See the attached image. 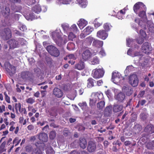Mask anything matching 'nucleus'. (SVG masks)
<instances>
[{
  "label": "nucleus",
  "instance_id": "nucleus-1",
  "mask_svg": "<svg viewBox=\"0 0 154 154\" xmlns=\"http://www.w3.org/2000/svg\"><path fill=\"white\" fill-rule=\"evenodd\" d=\"M53 39L59 46L61 45L63 43H66L67 41V36L64 35L63 38L61 37L60 33L57 31H56L51 33Z\"/></svg>",
  "mask_w": 154,
  "mask_h": 154
},
{
  "label": "nucleus",
  "instance_id": "nucleus-2",
  "mask_svg": "<svg viewBox=\"0 0 154 154\" xmlns=\"http://www.w3.org/2000/svg\"><path fill=\"white\" fill-rule=\"evenodd\" d=\"M103 98V95L100 92L93 93L91 95V98L90 99V105L93 106L97 101L102 100Z\"/></svg>",
  "mask_w": 154,
  "mask_h": 154
},
{
  "label": "nucleus",
  "instance_id": "nucleus-3",
  "mask_svg": "<svg viewBox=\"0 0 154 154\" xmlns=\"http://www.w3.org/2000/svg\"><path fill=\"white\" fill-rule=\"evenodd\" d=\"M112 81L115 84L120 83L122 84L123 82L124 79L118 72H114L112 73Z\"/></svg>",
  "mask_w": 154,
  "mask_h": 154
},
{
  "label": "nucleus",
  "instance_id": "nucleus-4",
  "mask_svg": "<svg viewBox=\"0 0 154 154\" xmlns=\"http://www.w3.org/2000/svg\"><path fill=\"white\" fill-rule=\"evenodd\" d=\"M46 49L47 51L52 56L55 57L59 56L60 53L59 50L55 47L52 45L47 46Z\"/></svg>",
  "mask_w": 154,
  "mask_h": 154
},
{
  "label": "nucleus",
  "instance_id": "nucleus-5",
  "mask_svg": "<svg viewBox=\"0 0 154 154\" xmlns=\"http://www.w3.org/2000/svg\"><path fill=\"white\" fill-rule=\"evenodd\" d=\"M104 74V71L102 68L96 69L93 70L92 75L95 79H98L102 77Z\"/></svg>",
  "mask_w": 154,
  "mask_h": 154
},
{
  "label": "nucleus",
  "instance_id": "nucleus-6",
  "mask_svg": "<svg viewBox=\"0 0 154 154\" xmlns=\"http://www.w3.org/2000/svg\"><path fill=\"white\" fill-rule=\"evenodd\" d=\"M134 12L137 14L142 10H146V8L144 5L141 2H138L135 4L133 7Z\"/></svg>",
  "mask_w": 154,
  "mask_h": 154
},
{
  "label": "nucleus",
  "instance_id": "nucleus-7",
  "mask_svg": "<svg viewBox=\"0 0 154 154\" xmlns=\"http://www.w3.org/2000/svg\"><path fill=\"white\" fill-rule=\"evenodd\" d=\"M129 82L133 87H135L137 86L138 81L137 76L134 74L131 75L129 78Z\"/></svg>",
  "mask_w": 154,
  "mask_h": 154
},
{
  "label": "nucleus",
  "instance_id": "nucleus-8",
  "mask_svg": "<svg viewBox=\"0 0 154 154\" xmlns=\"http://www.w3.org/2000/svg\"><path fill=\"white\" fill-rule=\"evenodd\" d=\"M142 50L143 52L148 54L152 50V48L150 44L148 42H145L142 46Z\"/></svg>",
  "mask_w": 154,
  "mask_h": 154
},
{
  "label": "nucleus",
  "instance_id": "nucleus-9",
  "mask_svg": "<svg viewBox=\"0 0 154 154\" xmlns=\"http://www.w3.org/2000/svg\"><path fill=\"white\" fill-rule=\"evenodd\" d=\"M6 71L10 73L13 74L15 73L16 69L15 67L11 65L9 62H6L4 64Z\"/></svg>",
  "mask_w": 154,
  "mask_h": 154
},
{
  "label": "nucleus",
  "instance_id": "nucleus-10",
  "mask_svg": "<svg viewBox=\"0 0 154 154\" xmlns=\"http://www.w3.org/2000/svg\"><path fill=\"white\" fill-rule=\"evenodd\" d=\"M97 36L99 38L105 40L108 37V34L105 30H101L97 32Z\"/></svg>",
  "mask_w": 154,
  "mask_h": 154
},
{
  "label": "nucleus",
  "instance_id": "nucleus-11",
  "mask_svg": "<svg viewBox=\"0 0 154 154\" xmlns=\"http://www.w3.org/2000/svg\"><path fill=\"white\" fill-rule=\"evenodd\" d=\"M3 38L4 39L7 40L10 38L11 37V33L10 29L8 28L5 29Z\"/></svg>",
  "mask_w": 154,
  "mask_h": 154
},
{
  "label": "nucleus",
  "instance_id": "nucleus-12",
  "mask_svg": "<svg viewBox=\"0 0 154 154\" xmlns=\"http://www.w3.org/2000/svg\"><path fill=\"white\" fill-rule=\"evenodd\" d=\"M31 76V73L28 71L22 72L20 74L21 78L25 80L29 79Z\"/></svg>",
  "mask_w": 154,
  "mask_h": 154
},
{
  "label": "nucleus",
  "instance_id": "nucleus-13",
  "mask_svg": "<svg viewBox=\"0 0 154 154\" xmlns=\"http://www.w3.org/2000/svg\"><path fill=\"white\" fill-rule=\"evenodd\" d=\"M96 148V146L94 143L92 141H90L88 145L87 149L90 152H94Z\"/></svg>",
  "mask_w": 154,
  "mask_h": 154
},
{
  "label": "nucleus",
  "instance_id": "nucleus-14",
  "mask_svg": "<svg viewBox=\"0 0 154 154\" xmlns=\"http://www.w3.org/2000/svg\"><path fill=\"white\" fill-rule=\"evenodd\" d=\"M54 94L57 97L60 98L63 95V92L61 90L57 88H55L53 90Z\"/></svg>",
  "mask_w": 154,
  "mask_h": 154
},
{
  "label": "nucleus",
  "instance_id": "nucleus-15",
  "mask_svg": "<svg viewBox=\"0 0 154 154\" xmlns=\"http://www.w3.org/2000/svg\"><path fill=\"white\" fill-rule=\"evenodd\" d=\"M85 65L84 62L80 60L75 65V69L79 70H82L84 69Z\"/></svg>",
  "mask_w": 154,
  "mask_h": 154
},
{
  "label": "nucleus",
  "instance_id": "nucleus-16",
  "mask_svg": "<svg viewBox=\"0 0 154 154\" xmlns=\"http://www.w3.org/2000/svg\"><path fill=\"white\" fill-rule=\"evenodd\" d=\"M88 24L87 22L83 19H81L78 22V25L81 29H82Z\"/></svg>",
  "mask_w": 154,
  "mask_h": 154
},
{
  "label": "nucleus",
  "instance_id": "nucleus-17",
  "mask_svg": "<svg viewBox=\"0 0 154 154\" xmlns=\"http://www.w3.org/2000/svg\"><path fill=\"white\" fill-rule=\"evenodd\" d=\"M91 55V53L88 50H85L82 54L83 59L86 60L89 59Z\"/></svg>",
  "mask_w": 154,
  "mask_h": 154
},
{
  "label": "nucleus",
  "instance_id": "nucleus-18",
  "mask_svg": "<svg viewBox=\"0 0 154 154\" xmlns=\"http://www.w3.org/2000/svg\"><path fill=\"white\" fill-rule=\"evenodd\" d=\"M8 44L10 47L11 48H15L17 47L18 45V42L15 39H11L9 41Z\"/></svg>",
  "mask_w": 154,
  "mask_h": 154
},
{
  "label": "nucleus",
  "instance_id": "nucleus-19",
  "mask_svg": "<svg viewBox=\"0 0 154 154\" xmlns=\"http://www.w3.org/2000/svg\"><path fill=\"white\" fill-rule=\"evenodd\" d=\"M79 143L81 148L85 149L87 146V143L86 140L83 138H80L79 141Z\"/></svg>",
  "mask_w": 154,
  "mask_h": 154
},
{
  "label": "nucleus",
  "instance_id": "nucleus-20",
  "mask_svg": "<svg viewBox=\"0 0 154 154\" xmlns=\"http://www.w3.org/2000/svg\"><path fill=\"white\" fill-rule=\"evenodd\" d=\"M39 139L44 142H46L48 140L47 135L44 133H40L38 136Z\"/></svg>",
  "mask_w": 154,
  "mask_h": 154
},
{
  "label": "nucleus",
  "instance_id": "nucleus-21",
  "mask_svg": "<svg viewBox=\"0 0 154 154\" xmlns=\"http://www.w3.org/2000/svg\"><path fill=\"white\" fill-rule=\"evenodd\" d=\"M123 108L122 105L119 104H115L113 107V111L114 112L116 113L121 111Z\"/></svg>",
  "mask_w": 154,
  "mask_h": 154
},
{
  "label": "nucleus",
  "instance_id": "nucleus-22",
  "mask_svg": "<svg viewBox=\"0 0 154 154\" xmlns=\"http://www.w3.org/2000/svg\"><path fill=\"white\" fill-rule=\"evenodd\" d=\"M127 54L132 57L138 56L140 55L139 52H135L132 49H129L127 51Z\"/></svg>",
  "mask_w": 154,
  "mask_h": 154
},
{
  "label": "nucleus",
  "instance_id": "nucleus-23",
  "mask_svg": "<svg viewBox=\"0 0 154 154\" xmlns=\"http://www.w3.org/2000/svg\"><path fill=\"white\" fill-rule=\"evenodd\" d=\"M103 42L98 40H94L93 43V45L97 47H100L102 46Z\"/></svg>",
  "mask_w": 154,
  "mask_h": 154
},
{
  "label": "nucleus",
  "instance_id": "nucleus-24",
  "mask_svg": "<svg viewBox=\"0 0 154 154\" xmlns=\"http://www.w3.org/2000/svg\"><path fill=\"white\" fill-rule=\"evenodd\" d=\"M115 98L118 101H122L125 98V95L124 94L120 93L118 94L116 96H115Z\"/></svg>",
  "mask_w": 154,
  "mask_h": 154
},
{
  "label": "nucleus",
  "instance_id": "nucleus-25",
  "mask_svg": "<svg viewBox=\"0 0 154 154\" xmlns=\"http://www.w3.org/2000/svg\"><path fill=\"white\" fill-rule=\"evenodd\" d=\"M93 30L94 29L93 27L88 26L83 30V32L85 33V35H87L90 34Z\"/></svg>",
  "mask_w": 154,
  "mask_h": 154
},
{
  "label": "nucleus",
  "instance_id": "nucleus-26",
  "mask_svg": "<svg viewBox=\"0 0 154 154\" xmlns=\"http://www.w3.org/2000/svg\"><path fill=\"white\" fill-rule=\"evenodd\" d=\"M153 128H154L153 127L152 125H148L145 127L144 131L149 134H151L154 132L153 131Z\"/></svg>",
  "mask_w": 154,
  "mask_h": 154
},
{
  "label": "nucleus",
  "instance_id": "nucleus-27",
  "mask_svg": "<svg viewBox=\"0 0 154 154\" xmlns=\"http://www.w3.org/2000/svg\"><path fill=\"white\" fill-rule=\"evenodd\" d=\"M122 89L123 91L127 95L129 96L131 94L132 91L131 88H129L128 87L124 86Z\"/></svg>",
  "mask_w": 154,
  "mask_h": 154
},
{
  "label": "nucleus",
  "instance_id": "nucleus-28",
  "mask_svg": "<svg viewBox=\"0 0 154 154\" xmlns=\"http://www.w3.org/2000/svg\"><path fill=\"white\" fill-rule=\"evenodd\" d=\"M147 26L149 30L151 32H154V24L151 21L147 22Z\"/></svg>",
  "mask_w": 154,
  "mask_h": 154
},
{
  "label": "nucleus",
  "instance_id": "nucleus-29",
  "mask_svg": "<svg viewBox=\"0 0 154 154\" xmlns=\"http://www.w3.org/2000/svg\"><path fill=\"white\" fill-rule=\"evenodd\" d=\"M32 11L38 14L41 11L40 6L39 5L35 6L32 8Z\"/></svg>",
  "mask_w": 154,
  "mask_h": 154
},
{
  "label": "nucleus",
  "instance_id": "nucleus-30",
  "mask_svg": "<svg viewBox=\"0 0 154 154\" xmlns=\"http://www.w3.org/2000/svg\"><path fill=\"white\" fill-rule=\"evenodd\" d=\"M71 0H57L56 3L58 5L69 4Z\"/></svg>",
  "mask_w": 154,
  "mask_h": 154
},
{
  "label": "nucleus",
  "instance_id": "nucleus-31",
  "mask_svg": "<svg viewBox=\"0 0 154 154\" xmlns=\"http://www.w3.org/2000/svg\"><path fill=\"white\" fill-rule=\"evenodd\" d=\"M76 1L82 8H85L87 5L86 0H76Z\"/></svg>",
  "mask_w": 154,
  "mask_h": 154
},
{
  "label": "nucleus",
  "instance_id": "nucleus-32",
  "mask_svg": "<svg viewBox=\"0 0 154 154\" xmlns=\"http://www.w3.org/2000/svg\"><path fill=\"white\" fill-rule=\"evenodd\" d=\"M87 86L88 88H91L94 86V82L95 80L91 78H89L87 80Z\"/></svg>",
  "mask_w": 154,
  "mask_h": 154
},
{
  "label": "nucleus",
  "instance_id": "nucleus-33",
  "mask_svg": "<svg viewBox=\"0 0 154 154\" xmlns=\"http://www.w3.org/2000/svg\"><path fill=\"white\" fill-rule=\"evenodd\" d=\"M75 48V44L72 42H69L67 46V49L69 51L73 50Z\"/></svg>",
  "mask_w": 154,
  "mask_h": 154
},
{
  "label": "nucleus",
  "instance_id": "nucleus-34",
  "mask_svg": "<svg viewBox=\"0 0 154 154\" xmlns=\"http://www.w3.org/2000/svg\"><path fill=\"white\" fill-rule=\"evenodd\" d=\"M94 40L93 37L89 36L87 37L85 40V42L88 45H90L91 44L92 42Z\"/></svg>",
  "mask_w": 154,
  "mask_h": 154
},
{
  "label": "nucleus",
  "instance_id": "nucleus-35",
  "mask_svg": "<svg viewBox=\"0 0 154 154\" xmlns=\"http://www.w3.org/2000/svg\"><path fill=\"white\" fill-rule=\"evenodd\" d=\"M99 60L97 57H94L91 59V63L92 65H95L99 63Z\"/></svg>",
  "mask_w": 154,
  "mask_h": 154
},
{
  "label": "nucleus",
  "instance_id": "nucleus-36",
  "mask_svg": "<svg viewBox=\"0 0 154 154\" xmlns=\"http://www.w3.org/2000/svg\"><path fill=\"white\" fill-rule=\"evenodd\" d=\"M6 142L4 141L0 146V153H1L3 152L6 151V149L5 148V146L6 145Z\"/></svg>",
  "mask_w": 154,
  "mask_h": 154
},
{
  "label": "nucleus",
  "instance_id": "nucleus-37",
  "mask_svg": "<svg viewBox=\"0 0 154 154\" xmlns=\"http://www.w3.org/2000/svg\"><path fill=\"white\" fill-rule=\"evenodd\" d=\"M35 149L34 146L31 145L27 146L25 147L26 151L28 152H32L33 149Z\"/></svg>",
  "mask_w": 154,
  "mask_h": 154
},
{
  "label": "nucleus",
  "instance_id": "nucleus-38",
  "mask_svg": "<svg viewBox=\"0 0 154 154\" xmlns=\"http://www.w3.org/2000/svg\"><path fill=\"white\" fill-rule=\"evenodd\" d=\"M112 26L110 24L108 23H105L103 26L104 29L106 31H109Z\"/></svg>",
  "mask_w": 154,
  "mask_h": 154
},
{
  "label": "nucleus",
  "instance_id": "nucleus-39",
  "mask_svg": "<svg viewBox=\"0 0 154 154\" xmlns=\"http://www.w3.org/2000/svg\"><path fill=\"white\" fill-rule=\"evenodd\" d=\"M105 103L104 101H100L97 104V107L99 109H103L105 106Z\"/></svg>",
  "mask_w": 154,
  "mask_h": 154
},
{
  "label": "nucleus",
  "instance_id": "nucleus-40",
  "mask_svg": "<svg viewBox=\"0 0 154 154\" xmlns=\"http://www.w3.org/2000/svg\"><path fill=\"white\" fill-rule=\"evenodd\" d=\"M31 154H43V153L40 149L37 148L33 149Z\"/></svg>",
  "mask_w": 154,
  "mask_h": 154
},
{
  "label": "nucleus",
  "instance_id": "nucleus-41",
  "mask_svg": "<svg viewBox=\"0 0 154 154\" xmlns=\"http://www.w3.org/2000/svg\"><path fill=\"white\" fill-rule=\"evenodd\" d=\"M146 146L147 148L149 149H153L154 148V140L146 144Z\"/></svg>",
  "mask_w": 154,
  "mask_h": 154
},
{
  "label": "nucleus",
  "instance_id": "nucleus-42",
  "mask_svg": "<svg viewBox=\"0 0 154 154\" xmlns=\"http://www.w3.org/2000/svg\"><path fill=\"white\" fill-rule=\"evenodd\" d=\"M79 105L83 110L85 109L87 107V104L85 102L79 103Z\"/></svg>",
  "mask_w": 154,
  "mask_h": 154
},
{
  "label": "nucleus",
  "instance_id": "nucleus-43",
  "mask_svg": "<svg viewBox=\"0 0 154 154\" xmlns=\"http://www.w3.org/2000/svg\"><path fill=\"white\" fill-rule=\"evenodd\" d=\"M46 153L47 154H54V152L53 148L50 147L46 149Z\"/></svg>",
  "mask_w": 154,
  "mask_h": 154
},
{
  "label": "nucleus",
  "instance_id": "nucleus-44",
  "mask_svg": "<svg viewBox=\"0 0 154 154\" xmlns=\"http://www.w3.org/2000/svg\"><path fill=\"white\" fill-rule=\"evenodd\" d=\"M26 101L28 103L32 104L35 102V98L34 97H30L26 99Z\"/></svg>",
  "mask_w": 154,
  "mask_h": 154
},
{
  "label": "nucleus",
  "instance_id": "nucleus-45",
  "mask_svg": "<svg viewBox=\"0 0 154 154\" xmlns=\"http://www.w3.org/2000/svg\"><path fill=\"white\" fill-rule=\"evenodd\" d=\"M62 27L63 30L66 32H67L70 29L69 28V25L67 23L63 24L62 25Z\"/></svg>",
  "mask_w": 154,
  "mask_h": 154
},
{
  "label": "nucleus",
  "instance_id": "nucleus-46",
  "mask_svg": "<svg viewBox=\"0 0 154 154\" xmlns=\"http://www.w3.org/2000/svg\"><path fill=\"white\" fill-rule=\"evenodd\" d=\"M93 23L94 24L95 27L96 28H97L100 26L102 24V22H98L97 19H96L95 20Z\"/></svg>",
  "mask_w": 154,
  "mask_h": 154
},
{
  "label": "nucleus",
  "instance_id": "nucleus-47",
  "mask_svg": "<svg viewBox=\"0 0 154 154\" xmlns=\"http://www.w3.org/2000/svg\"><path fill=\"white\" fill-rule=\"evenodd\" d=\"M15 109L16 110V112L17 113L18 112V110H19L21 108V105L20 103H16L15 105Z\"/></svg>",
  "mask_w": 154,
  "mask_h": 154
},
{
  "label": "nucleus",
  "instance_id": "nucleus-48",
  "mask_svg": "<svg viewBox=\"0 0 154 154\" xmlns=\"http://www.w3.org/2000/svg\"><path fill=\"white\" fill-rule=\"evenodd\" d=\"M127 45L129 47H131L133 42V40L131 38H128L126 39Z\"/></svg>",
  "mask_w": 154,
  "mask_h": 154
},
{
  "label": "nucleus",
  "instance_id": "nucleus-49",
  "mask_svg": "<svg viewBox=\"0 0 154 154\" xmlns=\"http://www.w3.org/2000/svg\"><path fill=\"white\" fill-rule=\"evenodd\" d=\"M112 106H109L107 107L105 109V111L107 113H108L109 114H110L112 112Z\"/></svg>",
  "mask_w": 154,
  "mask_h": 154
},
{
  "label": "nucleus",
  "instance_id": "nucleus-50",
  "mask_svg": "<svg viewBox=\"0 0 154 154\" xmlns=\"http://www.w3.org/2000/svg\"><path fill=\"white\" fill-rule=\"evenodd\" d=\"M21 140V139H19V138L18 137H16L14 140L13 142V144H14L15 143H16V144H15V146H17Z\"/></svg>",
  "mask_w": 154,
  "mask_h": 154
},
{
  "label": "nucleus",
  "instance_id": "nucleus-51",
  "mask_svg": "<svg viewBox=\"0 0 154 154\" xmlns=\"http://www.w3.org/2000/svg\"><path fill=\"white\" fill-rule=\"evenodd\" d=\"M146 10H142L139 12V16L141 17H144L146 16L145 11Z\"/></svg>",
  "mask_w": 154,
  "mask_h": 154
},
{
  "label": "nucleus",
  "instance_id": "nucleus-52",
  "mask_svg": "<svg viewBox=\"0 0 154 154\" xmlns=\"http://www.w3.org/2000/svg\"><path fill=\"white\" fill-rule=\"evenodd\" d=\"M36 0H25V1L29 5H32L36 2Z\"/></svg>",
  "mask_w": 154,
  "mask_h": 154
},
{
  "label": "nucleus",
  "instance_id": "nucleus-53",
  "mask_svg": "<svg viewBox=\"0 0 154 154\" xmlns=\"http://www.w3.org/2000/svg\"><path fill=\"white\" fill-rule=\"evenodd\" d=\"M56 134L55 131H52L50 133L49 137L51 139H53L56 137Z\"/></svg>",
  "mask_w": 154,
  "mask_h": 154
},
{
  "label": "nucleus",
  "instance_id": "nucleus-54",
  "mask_svg": "<svg viewBox=\"0 0 154 154\" xmlns=\"http://www.w3.org/2000/svg\"><path fill=\"white\" fill-rule=\"evenodd\" d=\"M151 74L150 73H149L148 75H146L145 76L144 80L147 82H148L150 79H152L153 78L152 76H151Z\"/></svg>",
  "mask_w": 154,
  "mask_h": 154
},
{
  "label": "nucleus",
  "instance_id": "nucleus-55",
  "mask_svg": "<svg viewBox=\"0 0 154 154\" xmlns=\"http://www.w3.org/2000/svg\"><path fill=\"white\" fill-rule=\"evenodd\" d=\"M140 34L141 37L143 38H145L146 37V34L145 32L142 29L140 30Z\"/></svg>",
  "mask_w": 154,
  "mask_h": 154
},
{
  "label": "nucleus",
  "instance_id": "nucleus-56",
  "mask_svg": "<svg viewBox=\"0 0 154 154\" xmlns=\"http://www.w3.org/2000/svg\"><path fill=\"white\" fill-rule=\"evenodd\" d=\"M75 37V35L72 32L69 33L68 35L69 39L72 40Z\"/></svg>",
  "mask_w": 154,
  "mask_h": 154
},
{
  "label": "nucleus",
  "instance_id": "nucleus-57",
  "mask_svg": "<svg viewBox=\"0 0 154 154\" xmlns=\"http://www.w3.org/2000/svg\"><path fill=\"white\" fill-rule=\"evenodd\" d=\"M70 29H71V30L75 32H77L78 30L77 27L75 24H73L71 26Z\"/></svg>",
  "mask_w": 154,
  "mask_h": 154
},
{
  "label": "nucleus",
  "instance_id": "nucleus-58",
  "mask_svg": "<svg viewBox=\"0 0 154 154\" xmlns=\"http://www.w3.org/2000/svg\"><path fill=\"white\" fill-rule=\"evenodd\" d=\"M67 58L69 59L75 60L76 59V57L73 54H70L67 56Z\"/></svg>",
  "mask_w": 154,
  "mask_h": 154
},
{
  "label": "nucleus",
  "instance_id": "nucleus-59",
  "mask_svg": "<svg viewBox=\"0 0 154 154\" xmlns=\"http://www.w3.org/2000/svg\"><path fill=\"white\" fill-rule=\"evenodd\" d=\"M29 17H26V19L28 20H32L35 18V15L33 14H29Z\"/></svg>",
  "mask_w": 154,
  "mask_h": 154
},
{
  "label": "nucleus",
  "instance_id": "nucleus-60",
  "mask_svg": "<svg viewBox=\"0 0 154 154\" xmlns=\"http://www.w3.org/2000/svg\"><path fill=\"white\" fill-rule=\"evenodd\" d=\"M19 111L22 114H24L25 115H26L27 114V112L25 108H21Z\"/></svg>",
  "mask_w": 154,
  "mask_h": 154
},
{
  "label": "nucleus",
  "instance_id": "nucleus-61",
  "mask_svg": "<svg viewBox=\"0 0 154 154\" xmlns=\"http://www.w3.org/2000/svg\"><path fill=\"white\" fill-rule=\"evenodd\" d=\"M4 95L5 96V100L8 103H10V98L9 97H8L7 94L5 92L4 93Z\"/></svg>",
  "mask_w": 154,
  "mask_h": 154
},
{
  "label": "nucleus",
  "instance_id": "nucleus-62",
  "mask_svg": "<svg viewBox=\"0 0 154 154\" xmlns=\"http://www.w3.org/2000/svg\"><path fill=\"white\" fill-rule=\"evenodd\" d=\"M19 29L21 31H25L27 30L26 26L23 25H20Z\"/></svg>",
  "mask_w": 154,
  "mask_h": 154
},
{
  "label": "nucleus",
  "instance_id": "nucleus-63",
  "mask_svg": "<svg viewBox=\"0 0 154 154\" xmlns=\"http://www.w3.org/2000/svg\"><path fill=\"white\" fill-rule=\"evenodd\" d=\"M67 97L71 100H74L75 97H76V95L75 94H73L72 96L68 94L67 95Z\"/></svg>",
  "mask_w": 154,
  "mask_h": 154
},
{
  "label": "nucleus",
  "instance_id": "nucleus-64",
  "mask_svg": "<svg viewBox=\"0 0 154 154\" xmlns=\"http://www.w3.org/2000/svg\"><path fill=\"white\" fill-rule=\"evenodd\" d=\"M144 41V38L140 37L138 38L137 39V42L139 44H142Z\"/></svg>",
  "mask_w": 154,
  "mask_h": 154
}]
</instances>
